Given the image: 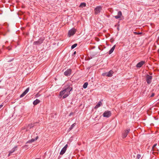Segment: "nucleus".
<instances>
[{"instance_id": "2eb2a0df", "label": "nucleus", "mask_w": 159, "mask_h": 159, "mask_svg": "<svg viewBox=\"0 0 159 159\" xmlns=\"http://www.w3.org/2000/svg\"><path fill=\"white\" fill-rule=\"evenodd\" d=\"M40 101L38 99H36L33 102V104L34 105H36L39 103Z\"/></svg>"}, {"instance_id": "a878e982", "label": "nucleus", "mask_w": 159, "mask_h": 159, "mask_svg": "<svg viewBox=\"0 0 159 159\" xmlns=\"http://www.w3.org/2000/svg\"><path fill=\"white\" fill-rule=\"evenodd\" d=\"M154 95V93H152L151 96H150L151 97H153Z\"/></svg>"}, {"instance_id": "20e7f679", "label": "nucleus", "mask_w": 159, "mask_h": 159, "mask_svg": "<svg viewBox=\"0 0 159 159\" xmlns=\"http://www.w3.org/2000/svg\"><path fill=\"white\" fill-rule=\"evenodd\" d=\"M111 115V113L110 111H105L103 114V116L104 117H109Z\"/></svg>"}, {"instance_id": "f03ea898", "label": "nucleus", "mask_w": 159, "mask_h": 159, "mask_svg": "<svg viewBox=\"0 0 159 159\" xmlns=\"http://www.w3.org/2000/svg\"><path fill=\"white\" fill-rule=\"evenodd\" d=\"M102 7L101 6H98L94 10L95 13L96 14H99L102 10Z\"/></svg>"}, {"instance_id": "7ed1b4c3", "label": "nucleus", "mask_w": 159, "mask_h": 159, "mask_svg": "<svg viewBox=\"0 0 159 159\" xmlns=\"http://www.w3.org/2000/svg\"><path fill=\"white\" fill-rule=\"evenodd\" d=\"M76 30L74 28H73L70 30L68 33V35L69 37L73 35L75 33Z\"/></svg>"}, {"instance_id": "c85d7f7f", "label": "nucleus", "mask_w": 159, "mask_h": 159, "mask_svg": "<svg viewBox=\"0 0 159 159\" xmlns=\"http://www.w3.org/2000/svg\"><path fill=\"white\" fill-rule=\"evenodd\" d=\"M11 153H10V152H9V154L8 155V156H9L10 155V154H11Z\"/></svg>"}, {"instance_id": "f257e3e1", "label": "nucleus", "mask_w": 159, "mask_h": 159, "mask_svg": "<svg viewBox=\"0 0 159 159\" xmlns=\"http://www.w3.org/2000/svg\"><path fill=\"white\" fill-rule=\"evenodd\" d=\"M72 88L71 87L69 86L66 88L63 91H61L60 93L59 96L62 97L63 98H65L68 97L70 94V92L72 90Z\"/></svg>"}, {"instance_id": "4468645a", "label": "nucleus", "mask_w": 159, "mask_h": 159, "mask_svg": "<svg viewBox=\"0 0 159 159\" xmlns=\"http://www.w3.org/2000/svg\"><path fill=\"white\" fill-rule=\"evenodd\" d=\"M115 47H116V45H114L112 47V48L110 49V50L109 52V54H111L113 52V51L114 50L115 48Z\"/></svg>"}, {"instance_id": "2f4dec72", "label": "nucleus", "mask_w": 159, "mask_h": 159, "mask_svg": "<svg viewBox=\"0 0 159 159\" xmlns=\"http://www.w3.org/2000/svg\"><path fill=\"white\" fill-rule=\"evenodd\" d=\"M158 100L159 101V99H158Z\"/></svg>"}, {"instance_id": "9d476101", "label": "nucleus", "mask_w": 159, "mask_h": 159, "mask_svg": "<svg viewBox=\"0 0 159 159\" xmlns=\"http://www.w3.org/2000/svg\"><path fill=\"white\" fill-rule=\"evenodd\" d=\"M29 88H27L25 91L20 95V98H22L24 97L29 91Z\"/></svg>"}, {"instance_id": "39448f33", "label": "nucleus", "mask_w": 159, "mask_h": 159, "mask_svg": "<svg viewBox=\"0 0 159 159\" xmlns=\"http://www.w3.org/2000/svg\"><path fill=\"white\" fill-rule=\"evenodd\" d=\"M146 81L148 84H150L152 82V76L149 75H147L146 76Z\"/></svg>"}, {"instance_id": "9b49d317", "label": "nucleus", "mask_w": 159, "mask_h": 159, "mask_svg": "<svg viewBox=\"0 0 159 159\" xmlns=\"http://www.w3.org/2000/svg\"><path fill=\"white\" fill-rule=\"evenodd\" d=\"M122 15V14L121 12V11H119L117 15L115 16V18L117 19H118L120 18Z\"/></svg>"}, {"instance_id": "a211bd4d", "label": "nucleus", "mask_w": 159, "mask_h": 159, "mask_svg": "<svg viewBox=\"0 0 159 159\" xmlns=\"http://www.w3.org/2000/svg\"><path fill=\"white\" fill-rule=\"evenodd\" d=\"M17 148V146L15 147L11 151H10V153H13L15 150H16Z\"/></svg>"}, {"instance_id": "4be33fe9", "label": "nucleus", "mask_w": 159, "mask_h": 159, "mask_svg": "<svg viewBox=\"0 0 159 159\" xmlns=\"http://www.w3.org/2000/svg\"><path fill=\"white\" fill-rule=\"evenodd\" d=\"M157 144H155L153 146L152 148V150L153 151H155V150H156L155 149V148L156 147V146H157Z\"/></svg>"}, {"instance_id": "cd10ccee", "label": "nucleus", "mask_w": 159, "mask_h": 159, "mask_svg": "<svg viewBox=\"0 0 159 159\" xmlns=\"http://www.w3.org/2000/svg\"><path fill=\"white\" fill-rule=\"evenodd\" d=\"M3 105H0V109L2 107Z\"/></svg>"}, {"instance_id": "f3484780", "label": "nucleus", "mask_w": 159, "mask_h": 159, "mask_svg": "<svg viewBox=\"0 0 159 159\" xmlns=\"http://www.w3.org/2000/svg\"><path fill=\"white\" fill-rule=\"evenodd\" d=\"M76 124L75 123L73 124L70 127L68 131H70V130H71L74 127V126H75L76 125Z\"/></svg>"}, {"instance_id": "393cba45", "label": "nucleus", "mask_w": 159, "mask_h": 159, "mask_svg": "<svg viewBox=\"0 0 159 159\" xmlns=\"http://www.w3.org/2000/svg\"><path fill=\"white\" fill-rule=\"evenodd\" d=\"M38 43H39V42H34V44H36Z\"/></svg>"}, {"instance_id": "dca6fc26", "label": "nucleus", "mask_w": 159, "mask_h": 159, "mask_svg": "<svg viewBox=\"0 0 159 159\" xmlns=\"http://www.w3.org/2000/svg\"><path fill=\"white\" fill-rule=\"evenodd\" d=\"M66 150V149L65 148H63L61 150V152H60V154L61 155H63V154L65 153Z\"/></svg>"}, {"instance_id": "b1692460", "label": "nucleus", "mask_w": 159, "mask_h": 159, "mask_svg": "<svg viewBox=\"0 0 159 159\" xmlns=\"http://www.w3.org/2000/svg\"><path fill=\"white\" fill-rule=\"evenodd\" d=\"M141 157V156L140 155H138L137 156V158L138 159H139Z\"/></svg>"}, {"instance_id": "6ab92c4d", "label": "nucleus", "mask_w": 159, "mask_h": 159, "mask_svg": "<svg viewBox=\"0 0 159 159\" xmlns=\"http://www.w3.org/2000/svg\"><path fill=\"white\" fill-rule=\"evenodd\" d=\"M86 6V4L85 3H82L80 5V7H85Z\"/></svg>"}, {"instance_id": "f8f14e48", "label": "nucleus", "mask_w": 159, "mask_h": 159, "mask_svg": "<svg viewBox=\"0 0 159 159\" xmlns=\"http://www.w3.org/2000/svg\"><path fill=\"white\" fill-rule=\"evenodd\" d=\"M38 138V136H37L36 138L35 139H31L30 140H29L27 143H32V142H34L36 141Z\"/></svg>"}, {"instance_id": "423d86ee", "label": "nucleus", "mask_w": 159, "mask_h": 159, "mask_svg": "<svg viewBox=\"0 0 159 159\" xmlns=\"http://www.w3.org/2000/svg\"><path fill=\"white\" fill-rule=\"evenodd\" d=\"M113 72L112 70L108 72H106L103 74L104 75H106L108 77H111L112 75Z\"/></svg>"}, {"instance_id": "6e6552de", "label": "nucleus", "mask_w": 159, "mask_h": 159, "mask_svg": "<svg viewBox=\"0 0 159 159\" xmlns=\"http://www.w3.org/2000/svg\"><path fill=\"white\" fill-rule=\"evenodd\" d=\"M129 131V129H127L125 131V133L122 134V138L123 139L125 138L127 136Z\"/></svg>"}, {"instance_id": "bb28decb", "label": "nucleus", "mask_w": 159, "mask_h": 159, "mask_svg": "<svg viewBox=\"0 0 159 159\" xmlns=\"http://www.w3.org/2000/svg\"><path fill=\"white\" fill-rule=\"evenodd\" d=\"M68 145L67 144L66 145L65 147H64V148H65L66 149V148L67 147Z\"/></svg>"}, {"instance_id": "c756f323", "label": "nucleus", "mask_w": 159, "mask_h": 159, "mask_svg": "<svg viewBox=\"0 0 159 159\" xmlns=\"http://www.w3.org/2000/svg\"><path fill=\"white\" fill-rule=\"evenodd\" d=\"M76 52L75 51V52H74V54H76Z\"/></svg>"}, {"instance_id": "5701e85b", "label": "nucleus", "mask_w": 159, "mask_h": 159, "mask_svg": "<svg viewBox=\"0 0 159 159\" xmlns=\"http://www.w3.org/2000/svg\"><path fill=\"white\" fill-rule=\"evenodd\" d=\"M134 33L135 34H141V33H137L136 32H134Z\"/></svg>"}, {"instance_id": "473e14b6", "label": "nucleus", "mask_w": 159, "mask_h": 159, "mask_svg": "<svg viewBox=\"0 0 159 159\" xmlns=\"http://www.w3.org/2000/svg\"><path fill=\"white\" fill-rule=\"evenodd\" d=\"M158 86H159V85H158Z\"/></svg>"}, {"instance_id": "412c9836", "label": "nucleus", "mask_w": 159, "mask_h": 159, "mask_svg": "<svg viewBox=\"0 0 159 159\" xmlns=\"http://www.w3.org/2000/svg\"><path fill=\"white\" fill-rule=\"evenodd\" d=\"M77 43H75L71 46V49H73L77 46Z\"/></svg>"}, {"instance_id": "aec40b11", "label": "nucleus", "mask_w": 159, "mask_h": 159, "mask_svg": "<svg viewBox=\"0 0 159 159\" xmlns=\"http://www.w3.org/2000/svg\"><path fill=\"white\" fill-rule=\"evenodd\" d=\"M88 85V83H87V82H86L83 85V87L84 88V89H85L87 88V86Z\"/></svg>"}, {"instance_id": "ddd939ff", "label": "nucleus", "mask_w": 159, "mask_h": 159, "mask_svg": "<svg viewBox=\"0 0 159 159\" xmlns=\"http://www.w3.org/2000/svg\"><path fill=\"white\" fill-rule=\"evenodd\" d=\"M102 103L101 102H98V104H97L94 107V108L97 109L98 107H99L101 105H102Z\"/></svg>"}, {"instance_id": "7c9ffc66", "label": "nucleus", "mask_w": 159, "mask_h": 159, "mask_svg": "<svg viewBox=\"0 0 159 159\" xmlns=\"http://www.w3.org/2000/svg\"><path fill=\"white\" fill-rule=\"evenodd\" d=\"M39 159V158H37V159Z\"/></svg>"}, {"instance_id": "1a4fd4ad", "label": "nucleus", "mask_w": 159, "mask_h": 159, "mask_svg": "<svg viewBox=\"0 0 159 159\" xmlns=\"http://www.w3.org/2000/svg\"><path fill=\"white\" fill-rule=\"evenodd\" d=\"M145 63L144 61H141L140 62L138 63L136 65V67L138 68H140Z\"/></svg>"}, {"instance_id": "0eeeda50", "label": "nucleus", "mask_w": 159, "mask_h": 159, "mask_svg": "<svg viewBox=\"0 0 159 159\" xmlns=\"http://www.w3.org/2000/svg\"><path fill=\"white\" fill-rule=\"evenodd\" d=\"M71 72V70L70 69H68L64 73L65 75L69 76L70 75Z\"/></svg>"}]
</instances>
